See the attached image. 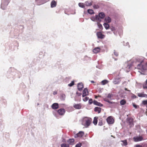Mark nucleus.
<instances>
[{
	"label": "nucleus",
	"mask_w": 147,
	"mask_h": 147,
	"mask_svg": "<svg viewBox=\"0 0 147 147\" xmlns=\"http://www.w3.org/2000/svg\"><path fill=\"white\" fill-rule=\"evenodd\" d=\"M98 125H99L101 126L102 125V122H99Z\"/></svg>",
	"instance_id": "obj_48"
},
{
	"label": "nucleus",
	"mask_w": 147,
	"mask_h": 147,
	"mask_svg": "<svg viewBox=\"0 0 147 147\" xmlns=\"http://www.w3.org/2000/svg\"><path fill=\"white\" fill-rule=\"evenodd\" d=\"M113 33L114 34H115V33L114 32H113Z\"/></svg>",
	"instance_id": "obj_64"
},
{
	"label": "nucleus",
	"mask_w": 147,
	"mask_h": 147,
	"mask_svg": "<svg viewBox=\"0 0 147 147\" xmlns=\"http://www.w3.org/2000/svg\"><path fill=\"white\" fill-rule=\"evenodd\" d=\"M94 104L95 105H98L100 107H102L103 105L99 102H98L97 101L94 100L93 102Z\"/></svg>",
	"instance_id": "obj_15"
},
{
	"label": "nucleus",
	"mask_w": 147,
	"mask_h": 147,
	"mask_svg": "<svg viewBox=\"0 0 147 147\" xmlns=\"http://www.w3.org/2000/svg\"><path fill=\"white\" fill-rule=\"evenodd\" d=\"M85 4L87 6H90L92 5V4L91 2L86 1L85 2Z\"/></svg>",
	"instance_id": "obj_31"
},
{
	"label": "nucleus",
	"mask_w": 147,
	"mask_h": 147,
	"mask_svg": "<svg viewBox=\"0 0 147 147\" xmlns=\"http://www.w3.org/2000/svg\"><path fill=\"white\" fill-rule=\"evenodd\" d=\"M121 142L123 143V144H121L122 146H126L127 145V143L126 140H121Z\"/></svg>",
	"instance_id": "obj_19"
},
{
	"label": "nucleus",
	"mask_w": 147,
	"mask_h": 147,
	"mask_svg": "<svg viewBox=\"0 0 147 147\" xmlns=\"http://www.w3.org/2000/svg\"><path fill=\"white\" fill-rule=\"evenodd\" d=\"M114 54L116 56H117L118 55V53L116 52L115 51H114Z\"/></svg>",
	"instance_id": "obj_47"
},
{
	"label": "nucleus",
	"mask_w": 147,
	"mask_h": 147,
	"mask_svg": "<svg viewBox=\"0 0 147 147\" xmlns=\"http://www.w3.org/2000/svg\"><path fill=\"white\" fill-rule=\"evenodd\" d=\"M109 98H108L107 97V98H104V100L105 101H106L107 102H108L109 101Z\"/></svg>",
	"instance_id": "obj_44"
},
{
	"label": "nucleus",
	"mask_w": 147,
	"mask_h": 147,
	"mask_svg": "<svg viewBox=\"0 0 147 147\" xmlns=\"http://www.w3.org/2000/svg\"><path fill=\"white\" fill-rule=\"evenodd\" d=\"M97 24L98 28L100 29H102V25L98 22H97Z\"/></svg>",
	"instance_id": "obj_36"
},
{
	"label": "nucleus",
	"mask_w": 147,
	"mask_h": 147,
	"mask_svg": "<svg viewBox=\"0 0 147 147\" xmlns=\"http://www.w3.org/2000/svg\"><path fill=\"white\" fill-rule=\"evenodd\" d=\"M8 3L7 2H5V5H4L3 3H2L1 5V8L3 9L4 10L5 9V8L6 7L7 5H8Z\"/></svg>",
	"instance_id": "obj_18"
},
{
	"label": "nucleus",
	"mask_w": 147,
	"mask_h": 147,
	"mask_svg": "<svg viewBox=\"0 0 147 147\" xmlns=\"http://www.w3.org/2000/svg\"><path fill=\"white\" fill-rule=\"evenodd\" d=\"M105 21L107 23H109L111 22V18L109 16L106 17L105 18Z\"/></svg>",
	"instance_id": "obj_12"
},
{
	"label": "nucleus",
	"mask_w": 147,
	"mask_h": 147,
	"mask_svg": "<svg viewBox=\"0 0 147 147\" xmlns=\"http://www.w3.org/2000/svg\"><path fill=\"white\" fill-rule=\"evenodd\" d=\"M113 95L112 94L109 93L108 94L107 97L109 98V100H111L112 99L111 98L113 97Z\"/></svg>",
	"instance_id": "obj_28"
},
{
	"label": "nucleus",
	"mask_w": 147,
	"mask_h": 147,
	"mask_svg": "<svg viewBox=\"0 0 147 147\" xmlns=\"http://www.w3.org/2000/svg\"><path fill=\"white\" fill-rule=\"evenodd\" d=\"M107 34H111V32H107Z\"/></svg>",
	"instance_id": "obj_57"
},
{
	"label": "nucleus",
	"mask_w": 147,
	"mask_h": 147,
	"mask_svg": "<svg viewBox=\"0 0 147 147\" xmlns=\"http://www.w3.org/2000/svg\"><path fill=\"white\" fill-rule=\"evenodd\" d=\"M89 99V98L87 97H85L84 98H83V100L84 102L87 101Z\"/></svg>",
	"instance_id": "obj_41"
},
{
	"label": "nucleus",
	"mask_w": 147,
	"mask_h": 147,
	"mask_svg": "<svg viewBox=\"0 0 147 147\" xmlns=\"http://www.w3.org/2000/svg\"><path fill=\"white\" fill-rule=\"evenodd\" d=\"M125 90H127V91H128L129 92H130V90H127V88H125Z\"/></svg>",
	"instance_id": "obj_53"
},
{
	"label": "nucleus",
	"mask_w": 147,
	"mask_h": 147,
	"mask_svg": "<svg viewBox=\"0 0 147 147\" xmlns=\"http://www.w3.org/2000/svg\"><path fill=\"white\" fill-rule=\"evenodd\" d=\"M146 82H147V79L146 80Z\"/></svg>",
	"instance_id": "obj_63"
},
{
	"label": "nucleus",
	"mask_w": 147,
	"mask_h": 147,
	"mask_svg": "<svg viewBox=\"0 0 147 147\" xmlns=\"http://www.w3.org/2000/svg\"><path fill=\"white\" fill-rule=\"evenodd\" d=\"M61 147H69V145L68 144H63L61 145Z\"/></svg>",
	"instance_id": "obj_33"
},
{
	"label": "nucleus",
	"mask_w": 147,
	"mask_h": 147,
	"mask_svg": "<svg viewBox=\"0 0 147 147\" xmlns=\"http://www.w3.org/2000/svg\"><path fill=\"white\" fill-rule=\"evenodd\" d=\"M142 104L144 105H147L146 107H147V100H143L142 102Z\"/></svg>",
	"instance_id": "obj_39"
},
{
	"label": "nucleus",
	"mask_w": 147,
	"mask_h": 147,
	"mask_svg": "<svg viewBox=\"0 0 147 147\" xmlns=\"http://www.w3.org/2000/svg\"><path fill=\"white\" fill-rule=\"evenodd\" d=\"M56 5L57 3L56 1L54 0H53L51 3V7L52 8L55 7L56 6Z\"/></svg>",
	"instance_id": "obj_13"
},
{
	"label": "nucleus",
	"mask_w": 147,
	"mask_h": 147,
	"mask_svg": "<svg viewBox=\"0 0 147 147\" xmlns=\"http://www.w3.org/2000/svg\"><path fill=\"white\" fill-rule=\"evenodd\" d=\"M126 103V101L125 100L123 99L120 101V104L121 105H124Z\"/></svg>",
	"instance_id": "obj_27"
},
{
	"label": "nucleus",
	"mask_w": 147,
	"mask_h": 147,
	"mask_svg": "<svg viewBox=\"0 0 147 147\" xmlns=\"http://www.w3.org/2000/svg\"><path fill=\"white\" fill-rule=\"evenodd\" d=\"M136 147H142V146L140 145H137L136 146Z\"/></svg>",
	"instance_id": "obj_51"
},
{
	"label": "nucleus",
	"mask_w": 147,
	"mask_h": 147,
	"mask_svg": "<svg viewBox=\"0 0 147 147\" xmlns=\"http://www.w3.org/2000/svg\"><path fill=\"white\" fill-rule=\"evenodd\" d=\"M133 106L135 108H137V105L134 104H133Z\"/></svg>",
	"instance_id": "obj_49"
},
{
	"label": "nucleus",
	"mask_w": 147,
	"mask_h": 147,
	"mask_svg": "<svg viewBox=\"0 0 147 147\" xmlns=\"http://www.w3.org/2000/svg\"><path fill=\"white\" fill-rule=\"evenodd\" d=\"M82 146V143H79L76 145L75 147H80Z\"/></svg>",
	"instance_id": "obj_40"
},
{
	"label": "nucleus",
	"mask_w": 147,
	"mask_h": 147,
	"mask_svg": "<svg viewBox=\"0 0 147 147\" xmlns=\"http://www.w3.org/2000/svg\"><path fill=\"white\" fill-rule=\"evenodd\" d=\"M88 90L87 88H85L83 92V94L82 95V96L83 97H84L88 95Z\"/></svg>",
	"instance_id": "obj_8"
},
{
	"label": "nucleus",
	"mask_w": 147,
	"mask_h": 147,
	"mask_svg": "<svg viewBox=\"0 0 147 147\" xmlns=\"http://www.w3.org/2000/svg\"><path fill=\"white\" fill-rule=\"evenodd\" d=\"M132 97L133 98H135L136 97V95H134L132 96Z\"/></svg>",
	"instance_id": "obj_52"
},
{
	"label": "nucleus",
	"mask_w": 147,
	"mask_h": 147,
	"mask_svg": "<svg viewBox=\"0 0 147 147\" xmlns=\"http://www.w3.org/2000/svg\"><path fill=\"white\" fill-rule=\"evenodd\" d=\"M110 29L112 31H115L116 30L115 28L113 26L111 27Z\"/></svg>",
	"instance_id": "obj_42"
},
{
	"label": "nucleus",
	"mask_w": 147,
	"mask_h": 147,
	"mask_svg": "<svg viewBox=\"0 0 147 147\" xmlns=\"http://www.w3.org/2000/svg\"><path fill=\"white\" fill-rule=\"evenodd\" d=\"M91 121V118L86 117H85L83 120L82 125H84L86 127H87L90 125Z\"/></svg>",
	"instance_id": "obj_2"
},
{
	"label": "nucleus",
	"mask_w": 147,
	"mask_h": 147,
	"mask_svg": "<svg viewBox=\"0 0 147 147\" xmlns=\"http://www.w3.org/2000/svg\"><path fill=\"white\" fill-rule=\"evenodd\" d=\"M51 107L53 109H57L59 108L58 104L56 103H54L52 104Z\"/></svg>",
	"instance_id": "obj_10"
},
{
	"label": "nucleus",
	"mask_w": 147,
	"mask_h": 147,
	"mask_svg": "<svg viewBox=\"0 0 147 147\" xmlns=\"http://www.w3.org/2000/svg\"><path fill=\"white\" fill-rule=\"evenodd\" d=\"M134 140L135 142H137L142 140L143 138L142 137L139 136V137H135L134 138Z\"/></svg>",
	"instance_id": "obj_7"
},
{
	"label": "nucleus",
	"mask_w": 147,
	"mask_h": 147,
	"mask_svg": "<svg viewBox=\"0 0 147 147\" xmlns=\"http://www.w3.org/2000/svg\"><path fill=\"white\" fill-rule=\"evenodd\" d=\"M109 81L107 80H105L102 81L101 83L102 85H105Z\"/></svg>",
	"instance_id": "obj_26"
},
{
	"label": "nucleus",
	"mask_w": 147,
	"mask_h": 147,
	"mask_svg": "<svg viewBox=\"0 0 147 147\" xmlns=\"http://www.w3.org/2000/svg\"><path fill=\"white\" fill-rule=\"evenodd\" d=\"M90 82L92 83H95V82H94V81L93 80L91 81Z\"/></svg>",
	"instance_id": "obj_58"
},
{
	"label": "nucleus",
	"mask_w": 147,
	"mask_h": 147,
	"mask_svg": "<svg viewBox=\"0 0 147 147\" xmlns=\"http://www.w3.org/2000/svg\"><path fill=\"white\" fill-rule=\"evenodd\" d=\"M57 112L60 115L63 116L64 115L65 111L64 109L61 108L59 109Z\"/></svg>",
	"instance_id": "obj_3"
},
{
	"label": "nucleus",
	"mask_w": 147,
	"mask_h": 147,
	"mask_svg": "<svg viewBox=\"0 0 147 147\" xmlns=\"http://www.w3.org/2000/svg\"><path fill=\"white\" fill-rule=\"evenodd\" d=\"M92 99H90L89 100V103L90 104H91L92 103Z\"/></svg>",
	"instance_id": "obj_46"
},
{
	"label": "nucleus",
	"mask_w": 147,
	"mask_h": 147,
	"mask_svg": "<svg viewBox=\"0 0 147 147\" xmlns=\"http://www.w3.org/2000/svg\"><path fill=\"white\" fill-rule=\"evenodd\" d=\"M86 58H89V59H90V58H89V57H86Z\"/></svg>",
	"instance_id": "obj_59"
},
{
	"label": "nucleus",
	"mask_w": 147,
	"mask_h": 147,
	"mask_svg": "<svg viewBox=\"0 0 147 147\" xmlns=\"http://www.w3.org/2000/svg\"><path fill=\"white\" fill-rule=\"evenodd\" d=\"M84 134V133L82 131H80L78 134H76L74 136V137L75 138L79 137L81 138L82 137Z\"/></svg>",
	"instance_id": "obj_4"
},
{
	"label": "nucleus",
	"mask_w": 147,
	"mask_h": 147,
	"mask_svg": "<svg viewBox=\"0 0 147 147\" xmlns=\"http://www.w3.org/2000/svg\"><path fill=\"white\" fill-rule=\"evenodd\" d=\"M138 96L139 97L147 98V94L144 93H138Z\"/></svg>",
	"instance_id": "obj_14"
},
{
	"label": "nucleus",
	"mask_w": 147,
	"mask_h": 147,
	"mask_svg": "<svg viewBox=\"0 0 147 147\" xmlns=\"http://www.w3.org/2000/svg\"><path fill=\"white\" fill-rule=\"evenodd\" d=\"M77 87L78 90L81 91L84 88L83 84L82 83H79L78 84Z\"/></svg>",
	"instance_id": "obj_9"
},
{
	"label": "nucleus",
	"mask_w": 147,
	"mask_h": 147,
	"mask_svg": "<svg viewBox=\"0 0 147 147\" xmlns=\"http://www.w3.org/2000/svg\"><path fill=\"white\" fill-rule=\"evenodd\" d=\"M91 20L93 22H95L96 21V15L95 17L94 16L90 18Z\"/></svg>",
	"instance_id": "obj_34"
},
{
	"label": "nucleus",
	"mask_w": 147,
	"mask_h": 147,
	"mask_svg": "<svg viewBox=\"0 0 147 147\" xmlns=\"http://www.w3.org/2000/svg\"><path fill=\"white\" fill-rule=\"evenodd\" d=\"M143 87L144 89H147V82H146L145 84L143 85Z\"/></svg>",
	"instance_id": "obj_38"
},
{
	"label": "nucleus",
	"mask_w": 147,
	"mask_h": 147,
	"mask_svg": "<svg viewBox=\"0 0 147 147\" xmlns=\"http://www.w3.org/2000/svg\"><path fill=\"white\" fill-rule=\"evenodd\" d=\"M126 44H127V45L128 44V43H126Z\"/></svg>",
	"instance_id": "obj_62"
},
{
	"label": "nucleus",
	"mask_w": 147,
	"mask_h": 147,
	"mask_svg": "<svg viewBox=\"0 0 147 147\" xmlns=\"http://www.w3.org/2000/svg\"><path fill=\"white\" fill-rule=\"evenodd\" d=\"M57 91H54L53 92V94H54V95H55V94H57Z\"/></svg>",
	"instance_id": "obj_50"
},
{
	"label": "nucleus",
	"mask_w": 147,
	"mask_h": 147,
	"mask_svg": "<svg viewBox=\"0 0 147 147\" xmlns=\"http://www.w3.org/2000/svg\"><path fill=\"white\" fill-rule=\"evenodd\" d=\"M100 50V49L99 47H97L93 49V52L94 53H97L99 52Z\"/></svg>",
	"instance_id": "obj_11"
},
{
	"label": "nucleus",
	"mask_w": 147,
	"mask_h": 147,
	"mask_svg": "<svg viewBox=\"0 0 147 147\" xmlns=\"http://www.w3.org/2000/svg\"><path fill=\"white\" fill-rule=\"evenodd\" d=\"M107 121L108 123L109 124H112L114 123V119L111 117H108L107 119Z\"/></svg>",
	"instance_id": "obj_5"
},
{
	"label": "nucleus",
	"mask_w": 147,
	"mask_h": 147,
	"mask_svg": "<svg viewBox=\"0 0 147 147\" xmlns=\"http://www.w3.org/2000/svg\"><path fill=\"white\" fill-rule=\"evenodd\" d=\"M74 107L77 109H80L81 107V106L78 104H75L74 106Z\"/></svg>",
	"instance_id": "obj_21"
},
{
	"label": "nucleus",
	"mask_w": 147,
	"mask_h": 147,
	"mask_svg": "<svg viewBox=\"0 0 147 147\" xmlns=\"http://www.w3.org/2000/svg\"><path fill=\"white\" fill-rule=\"evenodd\" d=\"M79 6L82 8H84V3H78Z\"/></svg>",
	"instance_id": "obj_35"
},
{
	"label": "nucleus",
	"mask_w": 147,
	"mask_h": 147,
	"mask_svg": "<svg viewBox=\"0 0 147 147\" xmlns=\"http://www.w3.org/2000/svg\"><path fill=\"white\" fill-rule=\"evenodd\" d=\"M98 16L102 19L104 18L105 16V15L103 12H102L99 13Z\"/></svg>",
	"instance_id": "obj_20"
},
{
	"label": "nucleus",
	"mask_w": 147,
	"mask_h": 147,
	"mask_svg": "<svg viewBox=\"0 0 147 147\" xmlns=\"http://www.w3.org/2000/svg\"><path fill=\"white\" fill-rule=\"evenodd\" d=\"M97 118L96 117H94V118L93 122L94 125H96L97 124Z\"/></svg>",
	"instance_id": "obj_25"
},
{
	"label": "nucleus",
	"mask_w": 147,
	"mask_h": 147,
	"mask_svg": "<svg viewBox=\"0 0 147 147\" xmlns=\"http://www.w3.org/2000/svg\"><path fill=\"white\" fill-rule=\"evenodd\" d=\"M94 111L95 112H98V113H100L101 111V108L98 107H95L94 108Z\"/></svg>",
	"instance_id": "obj_23"
},
{
	"label": "nucleus",
	"mask_w": 147,
	"mask_h": 147,
	"mask_svg": "<svg viewBox=\"0 0 147 147\" xmlns=\"http://www.w3.org/2000/svg\"><path fill=\"white\" fill-rule=\"evenodd\" d=\"M78 95V96H79L81 95V93H78V92H77L76 93Z\"/></svg>",
	"instance_id": "obj_54"
},
{
	"label": "nucleus",
	"mask_w": 147,
	"mask_h": 147,
	"mask_svg": "<svg viewBox=\"0 0 147 147\" xmlns=\"http://www.w3.org/2000/svg\"><path fill=\"white\" fill-rule=\"evenodd\" d=\"M97 97V96H96L95 97V98H96Z\"/></svg>",
	"instance_id": "obj_60"
},
{
	"label": "nucleus",
	"mask_w": 147,
	"mask_h": 147,
	"mask_svg": "<svg viewBox=\"0 0 147 147\" xmlns=\"http://www.w3.org/2000/svg\"><path fill=\"white\" fill-rule=\"evenodd\" d=\"M107 23H105L103 24L106 30L108 29L109 27V25Z\"/></svg>",
	"instance_id": "obj_24"
},
{
	"label": "nucleus",
	"mask_w": 147,
	"mask_h": 147,
	"mask_svg": "<svg viewBox=\"0 0 147 147\" xmlns=\"http://www.w3.org/2000/svg\"><path fill=\"white\" fill-rule=\"evenodd\" d=\"M135 63L137 65L136 68L143 72L147 69V62L145 61L138 58L135 59Z\"/></svg>",
	"instance_id": "obj_1"
},
{
	"label": "nucleus",
	"mask_w": 147,
	"mask_h": 147,
	"mask_svg": "<svg viewBox=\"0 0 147 147\" xmlns=\"http://www.w3.org/2000/svg\"><path fill=\"white\" fill-rule=\"evenodd\" d=\"M36 2L38 5H40L42 4L41 0H36Z\"/></svg>",
	"instance_id": "obj_29"
},
{
	"label": "nucleus",
	"mask_w": 147,
	"mask_h": 147,
	"mask_svg": "<svg viewBox=\"0 0 147 147\" xmlns=\"http://www.w3.org/2000/svg\"><path fill=\"white\" fill-rule=\"evenodd\" d=\"M74 140L73 139H70L67 141V142L71 144H73L74 142Z\"/></svg>",
	"instance_id": "obj_22"
},
{
	"label": "nucleus",
	"mask_w": 147,
	"mask_h": 147,
	"mask_svg": "<svg viewBox=\"0 0 147 147\" xmlns=\"http://www.w3.org/2000/svg\"><path fill=\"white\" fill-rule=\"evenodd\" d=\"M120 80L119 78H116L114 80L113 82L114 84H119L120 82Z\"/></svg>",
	"instance_id": "obj_17"
},
{
	"label": "nucleus",
	"mask_w": 147,
	"mask_h": 147,
	"mask_svg": "<svg viewBox=\"0 0 147 147\" xmlns=\"http://www.w3.org/2000/svg\"><path fill=\"white\" fill-rule=\"evenodd\" d=\"M65 96L64 94H62L61 96L62 98V100H64L65 98Z\"/></svg>",
	"instance_id": "obj_43"
},
{
	"label": "nucleus",
	"mask_w": 147,
	"mask_h": 147,
	"mask_svg": "<svg viewBox=\"0 0 147 147\" xmlns=\"http://www.w3.org/2000/svg\"><path fill=\"white\" fill-rule=\"evenodd\" d=\"M146 115L147 116V112H146Z\"/></svg>",
	"instance_id": "obj_61"
},
{
	"label": "nucleus",
	"mask_w": 147,
	"mask_h": 147,
	"mask_svg": "<svg viewBox=\"0 0 147 147\" xmlns=\"http://www.w3.org/2000/svg\"><path fill=\"white\" fill-rule=\"evenodd\" d=\"M108 103H110V104H112L113 103H114V102H111V101H109L108 102Z\"/></svg>",
	"instance_id": "obj_55"
},
{
	"label": "nucleus",
	"mask_w": 147,
	"mask_h": 147,
	"mask_svg": "<svg viewBox=\"0 0 147 147\" xmlns=\"http://www.w3.org/2000/svg\"><path fill=\"white\" fill-rule=\"evenodd\" d=\"M102 18H100L99 16L98 15H96V21L98 22H100L101 21Z\"/></svg>",
	"instance_id": "obj_30"
},
{
	"label": "nucleus",
	"mask_w": 147,
	"mask_h": 147,
	"mask_svg": "<svg viewBox=\"0 0 147 147\" xmlns=\"http://www.w3.org/2000/svg\"><path fill=\"white\" fill-rule=\"evenodd\" d=\"M88 12L90 14H92L94 13L93 10L92 9H88Z\"/></svg>",
	"instance_id": "obj_32"
},
{
	"label": "nucleus",
	"mask_w": 147,
	"mask_h": 147,
	"mask_svg": "<svg viewBox=\"0 0 147 147\" xmlns=\"http://www.w3.org/2000/svg\"><path fill=\"white\" fill-rule=\"evenodd\" d=\"M74 84V82L72 81L71 82L68 84V86H69L71 87L73 86Z\"/></svg>",
	"instance_id": "obj_37"
},
{
	"label": "nucleus",
	"mask_w": 147,
	"mask_h": 147,
	"mask_svg": "<svg viewBox=\"0 0 147 147\" xmlns=\"http://www.w3.org/2000/svg\"><path fill=\"white\" fill-rule=\"evenodd\" d=\"M62 142H66V140L64 139H63L62 140Z\"/></svg>",
	"instance_id": "obj_56"
},
{
	"label": "nucleus",
	"mask_w": 147,
	"mask_h": 147,
	"mask_svg": "<svg viewBox=\"0 0 147 147\" xmlns=\"http://www.w3.org/2000/svg\"><path fill=\"white\" fill-rule=\"evenodd\" d=\"M96 35L98 38L103 39L105 37V35L103 34L101 32H97L96 33Z\"/></svg>",
	"instance_id": "obj_6"
},
{
	"label": "nucleus",
	"mask_w": 147,
	"mask_h": 147,
	"mask_svg": "<svg viewBox=\"0 0 147 147\" xmlns=\"http://www.w3.org/2000/svg\"><path fill=\"white\" fill-rule=\"evenodd\" d=\"M126 65H127V67H126L125 69L126 71L128 72L129 71L131 65L127 64H126Z\"/></svg>",
	"instance_id": "obj_16"
},
{
	"label": "nucleus",
	"mask_w": 147,
	"mask_h": 147,
	"mask_svg": "<svg viewBox=\"0 0 147 147\" xmlns=\"http://www.w3.org/2000/svg\"><path fill=\"white\" fill-rule=\"evenodd\" d=\"M53 115L55 116L56 117H57V115L56 113V111H53Z\"/></svg>",
	"instance_id": "obj_45"
}]
</instances>
